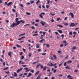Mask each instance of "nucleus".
Listing matches in <instances>:
<instances>
[{
  "label": "nucleus",
  "instance_id": "nucleus-1",
  "mask_svg": "<svg viewBox=\"0 0 79 79\" xmlns=\"http://www.w3.org/2000/svg\"><path fill=\"white\" fill-rule=\"evenodd\" d=\"M18 20H19L18 18H16L15 19L16 23H15V22L13 23L12 25H10V27H14L15 26H18V25L19 24L21 23V22H22V23H25V21H23V20H20V21H18Z\"/></svg>",
  "mask_w": 79,
  "mask_h": 79
},
{
  "label": "nucleus",
  "instance_id": "nucleus-2",
  "mask_svg": "<svg viewBox=\"0 0 79 79\" xmlns=\"http://www.w3.org/2000/svg\"><path fill=\"white\" fill-rule=\"evenodd\" d=\"M77 24H78V23H71L69 25L70 27H74L75 26H76Z\"/></svg>",
  "mask_w": 79,
  "mask_h": 79
},
{
  "label": "nucleus",
  "instance_id": "nucleus-3",
  "mask_svg": "<svg viewBox=\"0 0 79 79\" xmlns=\"http://www.w3.org/2000/svg\"><path fill=\"white\" fill-rule=\"evenodd\" d=\"M40 24H42V26H44L46 24V23L45 22H44L43 21H42V20L40 21Z\"/></svg>",
  "mask_w": 79,
  "mask_h": 79
},
{
  "label": "nucleus",
  "instance_id": "nucleus-4",
  "mask_svg": "<svg viewBox=\"0 0 79 79\" xmlns=\"http://www.w3.org/2000/svg\"><path fill=\"white\" fill-rule=\"evenodd\" d=\"M69 15H70L71 16L72 18H74V15L73 13L72 12H70L69 14Z\"/></svg>",
  "mask_w": 79,
  "mask_h": 79
},
{
  "label": "nucleus",
  "instance_id": "nucleus-5",
  "mask_svg": "<svg viewBox=\"0 0 79 79\" xmlns=\"http://www.w3.org/2000/svg\"><path fill=\"white\" fill-rule=\"evenodd\" d=\"M23 68H20V69H18L17 71V73H19L20 71H21Z\"/></svg>",
  "mask_w": 79,
  "mask_h": 79
},
{
  "label": "nucleus",
  "instance_id": "nucleus-6",
  "mask_svg": "<svg viewBox=\"0 0 79 79\" xmlns=\"http://www.w3.org/2000/svg\"><path fill=\"white\" fill-rule=\"evenodd\" d=\"M12 3H13V2H10L7 4V6H10V5H12Z\"/></svg>",
  "mask_w": 79,
  "mask_h": 79
},
{
  "label": "nucleus",
  "instance_id": "nucleus-7",
  "mask_svg": "<svg viewBox=\"0 0 79 79\" xmlns=\"http://www.w3.org/2000/svg\"><path fill=\"white\" fill-rule=\"evenodd\" d=\"M24 69H25L26 70L25 72H27V71H30V69H28V68H24Z\"/></svg>",
  "mask_w": 79,
  "mask_h": 79
},
{
  "label": "nucleus",
  "instance_id": "nucleus-8",
  "mask_svg": "<svg viewBox=\"0 0 79 79\" xmlns=\"http://www.w3.org/2000/svg\"><path fill=\"white\" fill-rule=\"evenodd\" d=\"M49 59H50V60H55V59H54V58L52 56H50L49 57Z\"/></svg>",
  "mask_w": 79,
  "mask_h": 79
},
{
  "label": "nucleus",
  "instance_id": "nucleus-9",
  "mask_svg": "<svg viewBox=\"0 0 79 79\" xmlns=\"http://www.w3.org/2000/svg\"><path fill=\"white\" fill-rule=\"evenodd\" d=\"M65 69H71V68H69V66H66L65 67Z\"/></svg>",
  "mask_w": 79,
  "mask_h": 79
},
{
  "label": "nucleus",
  "instance_id": "nucleus-10",
  "mask_svg": "<svg viewBox=\"0 0 79 79\" xmlns=\"http://www.w3.org/2000/svg\"><path fill=\"white\" fill-rule=\"evenodd\" d=\"M46 68H47V67L45 66L43 68V71H45L46 70Z\"/></svg>",
  "mask_w": 79,
  "mask_h": 79
},
{
  "label": "nucleus",
  "instance_id": "nucleus-11",
  "mask_svg": "<svg viewBox=\"0 0 79 79\" xmlns=\"http://www.w3.org/2000/svg\"><path fill=\"white\" fill-rule=\"evenodd\" d=\"M57 31H58L59 33L61 34L62 33V31L61 30H57Z\"/></svg>",
  "mask_w": 79,
  "mask_h": 79
},
{
  "label": "nucleus",
  "instance_id": "nucleus-12",
  "mask_svg": "<svg viewBox=\"0 0 79 79\" xmlns=\"http://www.w3.org/2000/svg\"><path fill=\"white\" fill-rule=\"evenodd\" d=\"M72 50H75V49H76V47L75 46H73L72 48Z\"/></svg>",
  "mask_w": 79,
  "mask_h": 79
},
{
  "label": "nucleus",
  "instance_id": "nucleus-13",
  "mask_svg": "<svg viewBox=\"0 0 79 79\" xmlns=\"http://www.w3.org/2000/svg\"><path fill=\"white\" fill-rule=\"evenodd\" d=\"M8 55L10 56V57H11V52H9L8 53Z\"/></svg>",
  "mask_w": 79,
  "mask_h": 79
},
{
  "label": "nucleus",
  "instance_id": "nucleus-14",
  "mask_svg": "<svg viewBox=\"0 0 79 79\" xmlns=\"http://www.w3.org/2000/svg\"><path fill=\"white\" fill-rule=\"evenodd\" d=\"M53 56L54 58V59L56 60L57 59V58H56V56L55 55H53Z\"/></svg>",
  "mask_w": 79,
  "mask_h": 79
},
{
  "label": "nucleus",
  "instance_id": "nucleus-15",
  "mask_svg": "<svg viewBox=\"0 0 79 79\" xmlns=\"http://www.w3.org/2000/svg\"><path fill=\"white\" fill-rule=\"evenodd\" d=\"M57 26H58L59 27H61V28H62L63 27V26H62L61 25H57Z\"/></svg>",
  "mask_w": 79,
  "mask_h": 79
},
{
  "label": "nucleus",
  "instance_id": "nucleus-16",
  "mask_svg": "<svg viewBox=\"0 0 79 79\" xmlns=\"http://www.w3.org/2000/svg\"><path fill=\"white\" fill-rule=\"evenodd\" d=\"M44 40H45V39H43L40 41V42H41V43H43V42H42V41H44Z\"/></svg>",
  "mask_w": 79,
  "mask_h": 79
},
{
  "label": "nucleus",
  "instance_id": "nucleus-17",
  "mask_svg": "<svg viewBox=\"0 0 79 79\" xmlns=\"http://www.w3.org/2000/svg\"><path fill=\"white\" fill-rule=\"evenodd\" d=\"M40 3V0H38V1L36 2V4L37 5H38V3Z\"/></svg>",
  "mask_w": 79,
  "mask_h": 79
},
{
  "label": "nucleus",
  "instance_id": "nucleus-18",
  "mask_svg": "<svg viewBox=\"0 0 79 79\" xmlns=\"http://www.w3.org/2000/svg\"><path fill=\"white\" fill-rule=\"evenodd\" d=\"M36 48H39V47H40V46H39V45L38 44H36Z\"/></svg>",
  "mask_w": 79,
  "mask_h": 79
},
{
  "label": "nucleus",
  "instance_id": "nucleus-19",
  "mask_svg": "<svg viewBox=\"0 0 79 79\" xmlns=\"http://www.w3.org/2000/svg\"><path fill=\"white\" fill-rule=\"evenodd\" d=\"M39 16L41 18H43V16L42 14H40L39 15Z\"/></svg>",
  "mask_w": 79,
  "mask_h": 79
},
{
  "label": "nucleus",
  "instance_id": "nucleus-20",
  "mask_svg": "<svg viewBox=\"0 0 79 79\" xmlns=\"http://www.w3.org/2000/svg\"><path fill=\"white\" fill-rule=\"evenodd\" d=\"M21 57L22 58H21L20 60H23V59H24V56H22Z\"/></svg>",
  "mask_w": 79,
  "mask_h": 79
},
{
  "label": "nucleus",
  "instance_id": "nucleus-21",
  "mask_svg": "<svg viewBox=\"0 0 79 79\" xmlns=\"http://www.w3.org/2000/svg\"><path fill=\"white\" fill-rule=\"evenodd\" d=\"M26 15H31V13L29 12H26Z\"/></svg>",
  "mask_w": 79,
  "mask_h": 79
},
{
  "label": "nucleus",
  "instance_id": "nucleus-22",
  "mask_svg": "<svg viewBox=\"0 0 79 79\" xmlns=\"http://www.w3.org/2000/svg\"><path fill=\"white\" fill-rule=\"evenodd\" d=\"M46 46L47 47H48V48L50 47V45H49V44H46Z\"/></svg>",
  "mask_w": 79,
  "mask_h": 79
},
{
  "label": "nucleus",
  "instance_id": "nucleus-23",
  "mask_svg": "<svg viewBox=\"0 0 79 79\" xmlns=\"http://www.w3.org/2000/svg\"><path fill=\"white\" fill-rule=\"evenodd\" d=\"M17 75H18L17 74V73H16V72H14V76L16 77Z\"/></svg>",
  "mask_w": 79,
  "mask_h": 79
},
{
  "label": "nucleus",
  "instance_id": "nucleus-24",
  "mask_svg": "<svg viewBox=\"0 0 79 79\" xmlns=\"http://www.w3.org/2000/svg\"><path fill=\"white\" fill-rule=\"evenodd\" d=\"M39 71H38L37 72H36L35 73V75H37V74H39Z\"/></svg>",
  "mask_w": 79,
  "mask_h": 79
},
{
  "label": "nucleus",
  "instance_id": "nucleus-25",
  "mask_svg": "<svg viewBox=\"0 0 79 79\" xmlns=\"http://www.w3.org/2000/svg\"><path fill=\"white\" fill-rule=\"evenodd\" d=\"M0 61L1 62H3V59L2 58L0 59Z\"/></svg>",
  "mask_w": 79,
  "mask_h": 79
},
{
  "label": "nucleus",
  "instance_id": "nucleus-26",
  "mask_svg": "<svg viewBox=\"0 0 79 79\" xmlns=\"http://www.w3.org/2000/svg\"><path fill=\"white\" fill-rule=\"evenodd\" d=\"M63 24L65 26H68V23H63Z\"/></svg>",
  "mask_w": 79,
  "mask_h": 79
},
{
  "label": "nucleus",
  "instance_id": "nucleus-27",
  "mask_svg": "<svg viewBox=\"0 0 79 79\" xmlns=\"http://www.w3.org/2000/svg\"><path fill=\"white\" fill-rule=\"evenodd\" d=\"M40 66L41 67V69H43V68H44V66H43V65H42L41 64H40Z\"/></svg>",
  "mask_w": 79,
  "mask_h": 79
},
{
  "label": "nucleus",
  "instance_id": "nucleus-28",
  "mask_svg": "<svg viewBox=\"0 0 79 79\" xmlns=\"http://www.w3.org/2000/svg\"><path fill=\"white\" fill-rule=\"evenodd\" d=\"M8 69V67H7L6 68L3 69V70H6V69Z\"/></svg>",
  "mask_w": 79,
  "mask_h": 79
},
{
  "label": "nucleus",
  "instance_id": "nucleus-29",
  "mask_svg": "<svg viewBox=\"0 0 79 79\" xmlns=\"http://www.w3.org/2000/svg\"><path fill=\"white\" fill-rule=\"evenodd\" d=\"M46 33V32H43V35H44V36L45 35Z\"/></svg>",
  "mask_w": 79,
  "mask_h": 79
},
{
  "label": "nucleus",
  "instance_id": "nucleus-30",
  "mask_svg": "<svg viewBox=\"0 0 79 79\" xmlns=\"http://www.w3.org/2000/svg\"><path fill=\"white\" fill-rule=\"evenodd\" d=\"M46 7L47 8H48L50 7V5H46Z\"/></svg>",
  "mask_w": 79,
  "mask_h": 79
},
{
  "label": "nucleus",
  "instance_id": "nucleus-31",
  "mask_svg": "<svg viewBox=\"0 0 79 79\" xmlns=\"http://www.w3.org/2000/svg\"><path fill=\"white\" fill-rule=\"evenodd\" d=\"M31 55H32V53H30L28 54V56L29 57H31Z\"/></svg>",
  "mask_w": 79,
  "mask_h": 79
},
{
  "label": "nucleus",
  "instance_id": "nucleus-32",
  "mask_svg": "<svg viewBox=\"0 0 79 79\" xmlns=\"http://www.w3.org/2000/svg\"><path fill=\"white\" fill-rule=\"evenodd\" d=\"M34 2V1H31V4H32Z\"/></svg>",
  "mask_w": 79,
  "mask_h": 79
},
{
  "label": "nucleus",
  "instance_id": "nucleus-33",
  "mask_svg": "<svg viewBox=\"0 0 79 79\" xmlns=\"http://www.w3.org/2000/svg\"><path fill=\"white\" fill-rule=\"evenodd\" d=\"M12 11L13 12H16V10H15V9H12Z\"/></svg>",
  "mask_w": 79,
  "mask_h": 79
},
{
  "label": "nucleus",
  "instance_id": "nucleus-34",
  "mask_svg": "<svg viewBox=\"0 0 79 79\" xmlns=\"http://www.w3.org/2000/svg\"><path fill=\"white\" fill-rule=\"evenodd\" d=\"M16 46L17 47H21V46H20V45H19L18 44H17L16 45Z\"/></svg>",
  "mask_w": 79,
  "mask_h": 79
},
{
  "label": "nucleus",
  "instance_id": "nucleus-35",
  "mask_svg": "<svg viewBox=\"0 0 79 79\" xmlns=\"http://www.w3.org/2000/svg\"><path fill=\"white\" fill-rule=\"evenodd\" d=\"M30 71L32 73H34V70H30Z\"/></svg>",
  "mask_w": 79,
  "mask_h": 79
},
{
  "label": "nucleus",
  "instance_id": "nucleus-36",
  "mask_svg": "<svg viewBox=\"0 0 79 79\" xmlns=\"http://www.w3.org/2000/svg\"><path fill=\"white\" fill-rule=\"evenodd\" d=\"M19 6H20L21 7H23V6H23V5L22 4H20Z\"/></svg>",
  "mask_w": 79,
  "mask_h": 79
},
{
  "label": "nucleus",
  "instance_id": "nucleus-37",
  "mask_svg": "<svg viewBox=\"0 0 79 79\" xmlns=\"http://www.w3.org/2000/svg\"><path fill=\"white\" fill-rule=\"evenodd\" d=\"M42 55L43 56L45 55H46V53H43Z\"/></svg>",
  "mask_w": 79,
  "mask_h": 79
},
{
  "label": "nucleus",
  "instance_id": "nucleus-38",
  "mask_svg": "<svg viewBox=\"0 0 79 79\" xmlns=\"http://www.w3.org/2000/svg\"><path fill=\"white\" fill-rule=\"evenodd\" d=\"M56 69L54 70L53 73H56Z\"/></svg>",
  "mask_w": 79,
  "mask_h": 79
},
{
  "label": "nucleus",
  "instance_id": "nucleus-39",
  "mask_svg": "<svg viewBox=\"0 0 79 79\" xmlns=\"http://www.w3.org/2000/svg\"><path fill=\"white\" fill-rule=\"evenodd\" d=\"M69 35H72V31H70L69 32Z\"/></svg>",
  "mask_w": 79,
  "mask_h": 79
},
{
  "label": "nucleus",
  "instance_id": "nucleus-40",
  "mask_svg": "<svg viewBox=\"0 0 79 79\" xmlns=\"http://www.w3.org/2000/svg\"><path fill=\"white\" fill-rule=\"evenodd\" d=\"M5 73L6 74H10V72L9 71L5 72Z\"/></svg>",
  "mask_w": 79,
  "mask_h": 79
},
{
  "label": "nucleus",
  "instance_id": "nucleus-41",
  "mask_svg": "<svg viewBox=\"0 0 79 79\" xmlns=\"http://www.w3.org/2000/svg\"><path fill=\"white\" fill-rule=\"evenodd\" d=\"M50 65L51 66H53V64L52 62H51V64Z\"/></svg>",
  "mask_w": 79,
  "mask_h": 79
},
{
  "label": "nucleus",
  "instance_id": "nucleus-42",
  "mask_svg": "<svg viewBox=\"0 0 79 79\" xmlns=\"http://www.w3.org/2000/svg\"><path fill=\"white\" fill-rule=\"evenodd\" d=\"M60 47H63V44H60Z\"/></svg>",
  "mask_w": 79,
  "mask_h": 79
},
{
  "label": "nucleus",
  "instance_id": "nucleus-43",
  "mask_svg": "<svg viewBox=\"0 0 79 79\" xmlns=\"http://www.w3.org/2000/svg\"><path fill=\"white\" fill-rule=\"evenodd\" d=\"M31 74H32L31 73H28V76H31Z\"/></svg>",
  "mask_w": 79,
  "mask_h": 79
},
{
  "label": "nucleus",
  "instance_id": "nucleus-44",
  "mask_svg": "<svg viewBox=\"0 0 79 79\" xmlns=\"http://www.w3.org/2000/svg\"><path fill=\"white\" fill-rule=\"evenodd\" d=\"M36 35H38V34H35L33 35V36H36Z\"/></svg>",
  "mask_w": 79,
  "mask_h": 79
},
{
  "label": "nucleus",
  "instance_id": "nucleus-45",
  "mask_svg": "<svg viewBox=\"0 0 79 79\" xmlns=\"http://www.w3.org/2000/svg\"><path fill=\"white\" fill-rule=\"evenodd\" d=\"M47 1H48L47 4H49V3H50V0H47Z\"/></svg>",
  "mask_w": 79,
  "mask_h": 79
},
{
  "label": "nucleus",
  "instance_id": "nucleus-46",
  "mask_svg": "<svg viewBox=\"0 0 79 79\" xmlns=\"http://www.w3.org/2000/svg\"><path fill=\"white\" fill-rule=\"evenodd\" d=\"M67 63H72V61L69 60L68 61Z\"/></svg>",
  "mask_w": 79,
  "mask_h": 79
},
{
  "label": "nucleus",
  "instance_id": "nucleus-47",
  "mask_svg": "<svg viewBox=\"0 0 79 79\" xmlns=\"http://www.w3.org/2000/svg\"><path fill=\"white\" fill-rule=\"evenodd\" d=\"M41 76V74H40L38 76V77H40Z\"/></svg>",
  "mask_w": 79,
  "mask_h": 79
},
{
  "label": "nucleus",
  "instance_id": "nucleus-48",
  "mask_svg": "<svg viewBox=\"0 0 79 79\" xmlns=\"http://www.w3.org/2000/svg\"><path fill=\"white\" fill-rule=\"evenodd\" d=\"M55 33L56 35H58V33L57 32H55Z\"/></svg>",
  "mask_w": 79,
  "mask_h": 79
},
{
  "label": "nucleus",
  "instance_id": "nucleus-49",
  "mask_svg": "<svg viewBox=\"0 0 79 79\" xmlns=\"http://www.w3.org/2000/svg\"><path fill=\"white\" fill-rule=\"evenodd\" d=\"M51 21L52 22H54L55 21V20H53V19H52V20H51Z\"/></svg>",
  "mask_w": 79,
  "mask_h": 79
},
{
  "label": "nucleus",
  "instance_id": "nucleus-50",
  "mask_svg": "<svg viewBox=\"0 0 79 79\" xmlns=\"http://www.w3.org/2000/svg\"><path fill=\"white\" fill-rule=\"evenodd\" d=\"M57 21H60V18H58L57 19Z\"/></svg>",
  "mask_w": 79,
  "mask_h": 79
},
{
  "label": "nucleus",
  "instance_id": "nucleus-51",
  "mask_svg": "<svg viewBox=\"0 0 79 79\" xmlns=\"http://www.w3.org/2000/svg\"><path fill=\"white\" fill-rule=\"evenodd\" d=\"M73 34H77V33L76 31H74L73 32Z\"/></svg>",
  "mask_w": 79,
  "mask_h": 79
},
{
  "label": "nucleus",
  "instance_id": "nucleus-52",
  "mask_svg": "<svg viewBox=\"0 0 79 79\" xmlns=\"http://www.w3.org/2000/svg\"><path fill=\"white\" fill-rule=\"evenodd\" d=\"M79 28H75V30H76V31H77V30H78L79 29Z\"/></svg>",
  "mask_w": 79,
  "mask_h": 79
},
{
  "label": "nucleus",
  "instance_id": "nucleus-53",
  "mask_svg": "<svg viewBox=\"0 0 79 79\" xmlns=\"http://www.w3.org/2000/svg\"><path fill=\"white\" fill-rule=\"evenodd\" d=\"M61 52V51L59 50L58 51V53H60Z\"/></svg>",
  "mask_w": 79,
  "mask_h": 79
},
{
  "label": "nucleus",
  "instance_id": "nucleus-54",
  "mask_svg": "<svg viewBox=\"0 0 79 79\" xmlns=\"http://www.w3.org/2000/svg\"><path fill=\"white\" fill-rule=\"evenodd\" d=\"M23 52H26V49H24V48H23Z\"/></svg>",
  "mask_w": 79,
  "mask_h": 79
},
{
  "label": "nucleus",
  "instance_id": "nucleus-55",
  "mask_svg": "<svg viewBox=\"0 0 79 79\" xmlns=\"http://www.w3.org/2000/svg\"><path fill=\"white\" fill-rule=\"evenodd\" d=\"M39 8H40V9H41V5L40 4L39 6Z\"/></svg>",
  "mask_w": 79,
  "mask_h": 79
},
{
  "label": "nucleus",
  "instance_id": "nucleus-56",
  "mask_svg": "<svg viewBox=\"0 0 79 79\" xmlns=\"http://www.w3.org/2000/svg\"><path fill=\"white\" fill-rule=\"evenodd\" d=\"M31 29H35V27L34 26H32L31 27Z\"/></svg>",
  "mask_w": 79,
  "mask_h": 79
},
{
  "label": "nucleus",
  "instance_id": "nucleus-57",
  "mask_svg": "<svg viewBox=\"0 0 79 79\" xmlns=\"http://www.w3.org/2000/svg\"><path fill=\"white\" fill-rule=\"evenodd\" d=\"M68 18H67V17H65L64 19V21H66V20Z\"/></svg>",
  "mask_w": 79,
  "mask_h": 79
},
{
  "label": "nucleus",
  "instance_id": "nucleus-58",
  "mask_svg": "<svg viewBox=\"0 0 79 79\" xmlns=\"http://www.w3.org/2000/svg\"><path fill=\"white\" fill-rule=\"evenodd\" d=\"M69 77H71V76L69 75L68 76H67V78H69Z\"/></svg>",
  "mask_w": 79,
  "mask_h": 79
},
{
  "label": "nucleus",
  "instance_id": "nucleus-59",
  "mask_svg": "<svg viewBox=\"0 0 79 79\" xmlns=\"http://www.w3.org/2000/svg\"><path fill=\"white\" fill-rule=\"evenodd\" d=\"M68 43H67V44H65V45L64 46V47H66V45H68Z\"/></svg>",
  "mask_w": 79,
  "mask_h": 79
},
{
  "label": "nucleus",
  "instance_id": "nucleus-60",
  "mask_svg": "<svg viewBox=\"0 0 79 79\" xmlns=\"http://www.w3.org/2000/svg\"><path fill=\"white\" fill-rule=\"evenodd\" d=\"M66 65V62H65L64 64V66H65Z\"/></svg>",
  "mask_w": 79,
  "mask_h": 79
},
{
  "label": "nucleus",
  "instance_id": "nucleus-61",
  "mask_svg": "<svg viewBox=\"0 0 79 79\" xmlns=\"http://www.w3.org/2000/svg\"><path fill=\"white\" fill-rule=\"evenodd\" d=\"M40 20L39 19L36 20L35 21L36 22H39Z\"/></svg>",
  "mask_w": 79,
  "mask_h": 79
},
{
  "label": "nucleus",
  "instance_id": "nucleus-62",
  "mask_svg": "<svg viewBox=\"0 0 79 79\" xmlns=\"http://www.w3.org/2000/svg\"><path fill=\"white\" fill-rule=\"evenodd\" d=\"M24 74L25 75H27V73H24Z\"/></svg>",
  "mask_w": 79,
  "mask_h": 79
},
{
  "label": "nucleus",
  "instance_id": "nucleus-63",
  "mask_svg": "<svg viewBox=\"0 0 79 79\" xmlns=\"http://www.w3.org/2000/svg\"><path fill=\"white\" fill-rule=\"evenodd\" d=\"M77 69H76L74 71L75 73H76L77 72Z\"/></svg>",
  "mask_w": 79,
  "mask_h": 79
},
{
  "label": "nucleus",
  "instance_id": "nucleus-64",
  "mask_svg": "<svg viewBox=\"0 0 79 79\" xmlns=\"http://www.w3.org/2000/svg\"><path fill=\"white\" fill-rule=\"evenodd\" d=\"M51 79H55V77H51Z\"/></svg>",
  "mask_w": 79,
  "mask_h": 79
}]
</instances>
